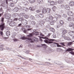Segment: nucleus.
Returning <instances> with one entry per match:
<instances>
[{"mask_svg":"<svg viewBox=\"0 0 74 74\" xmlns=\"http://www.w3.org/2000/svg\"><path fill=\"white\" fill-rule=\"evenodd\" d=\"M29 1L30 3H34L36 1L35 0H29Z\"/></svg>","mask_w":74,"mask_h":74,"instance_id":"412c9836","label":"nucleus"},{"mask_svg":"<svg viewBox=\"0 0 74 74\" xmlns=\"http://www.w3.org/2000/svg\"><path fill=\"white\" fill-rule=\"evenodd\" d=\"M29 10H31V11H32V7H30L29 8Z\"/></svg>","mask_w":74,"mask_h":74,"instance_id":"680f3d73","label":"nucleus"},{"mask_svg":"<svg viewBox=\"0 0 74 74\" xmlns=\"http://www.w3.org/2000/svg\"><path fill=\"white\" fill-rule=\"evenodd\" d=\"M25 18H26V19H27L29 18V16H28V15L27 14H25V15L24 16Z\"/></svg>","mask_w":74,"mask_h":74,"instance_id":"e433bc0d","label":"nucleus"},{"mask_svg":"<svg viewBox=\"0 0 74 74\" xmlns=\"http://www.w3.org/2000/svg\"><path fill=\"white\" fill-rule=\"evenodd\" d=\"M41 12L40 10H36V12H37L38 13H39V12Z\"/></svg>","mask_w":74,"mask_h":74,"instance_id":"de8ad7c7","label":"nucleus"},{"mask_svg":"<svg viewBox=\"0 0 74 74\" xmlns=\"http://www.w3.org/2000/svg\"><path fill=\"white\" fill-rule=\"evenodd\" d=\"M7 1H11V0H5L6 4H7H7H8V2H7Z\"/></svg>","mask_w":74,"mask_h":74,"instance_id":"a18cd8bd","label":"nucleus"},{"mask_svg":"<svg viewBox=\"0 0 74 74\" xmlns=\"http://www.w3.org/2000/svg\"><path fill=\"white\" fill-rule=\"evenodd\" d=\"M64 0H59L58 1V3H59V4H62V3H64Z\"/></svg>","mask_w":74,"mask_h":74,"instance_id":"f8f14e48","label":"nucleus"},{"mask_svg":"<svg viewBox=\"0 0 74 74\" xmlns=\"http://www.w3.org/2000/svg\"><path fill=\"white\" fill-rule=\"evenodd\" d=\"M6 35L7 36H10V32L9 31H7L6 32Z\"/></svg>","mask_w":74,"mask_h":74,"instance_id":"6ab92c4d","label":"nucleus"},{"mask_svg":"<svg viewBox=\"0 0 74 74\" xmlns=\"http://www.w3.org/2000/svg\"><path fill=\"white\" fill-rule=\"evenodd\" d=\"M18 18H14V21H17L18 20Z\"/></svg>","mask_w":74,"mask_h":74,"instance_id":"4d7b16f0","label":"nucleus"},{"mask_svg":"<svg viewBox=\"0 0 74 74\" xmlns=\"http://www.w3.org/2000/svg\"><path fill=\"white\" fill-rule=\"evenodd\" d=\"M60 23L61 25H63V24H64V22L62 20H60Z\"/></svg>","mask_w":74,"mask_h":74,"instance_id":"2f4dec72","label":"nucleus"},{"mask_svg":"<svg viewBox=\"0 0 74 74\" xmlns=\"http://www.w3.org/2000/svg\"><path fill=\"white\" fill-rule=\"evenodd\" d=\"M21 38L22 40H25V36H23L21 37Z\"/></svg>","mask_w":74,"mask_h":74,"instance_id":"864d4df0","label":"nucleus"},{"mask_svg":"<svg viewBox=\"0 0 74 74\" xmlns=\"http://www.w3.org/2000/svg\"><path fill=\"white\" fill-rule=\"evenodd\" d=\"M4 3V2H2V5H1V6L3 7L4 8H7V5H5L4 4V3Z\"/></svg>","mask_w":74,"mask_h":74,"instance_id":"423d86ee","label":"nucleus"},{"mask_svg":"<svg viewBox=\"0 0 74 74\" xmlns=\"http://www.w3.org/2000/svg\"><path fill=\"white\" fill-rule=\"evenodd\" d=\"M33 40L34 41H37L38 39V38H37V37H34L33 38Z\"/></svg>","mask_w":74,"mask_h":74,"instance_id":"b1692460","label":"nucleus"},{"mask_svg":"<svg viewBox=\"0 0 74 74\" xmlns=\"http://www.w3.org/2000/svg\"><path fill=\"white\" fill-rule=\"evenodd\" d=\"M22 30L24 33H26V29H25V28L24 27L22 28Z\"/></svg>","mask_w":74,"mask_h":74,"instance_id":"a878e982","label":"nucleus"},{"mask_svg":"<svg viewBox=\"0 0 74 74\" xmlns=\"http://www.w3.org/2000/svg\"><path fill=\"white\" fill-rule=\"evenodd\" d=\"M58 20V17H54L53 18V21L54 22H56V21H57V20Z\"/></svg>","mask_w":74,"mask_h":74,"instance_id":"dca6fc26","label":"nucleus"},{"mask_svg":"<svg viewBox=\"0 0 74 74\" xmlns=\"http://www.w3.org/2000/svg\"><path fill=\"white\" fill-rule=\"evenodd\" d=\"M39 16H40V18H42L44 17V15L42 14H40L39 15Z\"/></svg>","mask_w":74,"mask_h":74,"instance_id":"a19ab883","label":"nucleus"},{"mask_svg":"<svg viewBox=\"0 0 74 74\" xmlns=\"http://www.w3.org/2000/svg\"><path fill=\"white\" fill-rule=\"evenodd\" d=\"M14 4H16L17 3V0H12Z\"/></svg>","mask_w":74,"mask_h":74,"instance_id":"7c9ffc66","label":"nucleus"},{"mask_svg":"<svg viewBox=\"0 0 74 74\" xmlns=\"http://www.w3.org/2000/svg\"><path fill=\"white\" fill-rule=\"evenodd\" d=\"M14 3H10V7H14Z\"/></svg>","mask_w":74,"mask_h":74,"instance_id":"4c0bfd02","label":"nucleus"},{"mask_svg":"<svg viewBox=\"0 0 74 74\" xmlns=\"http://www.w3.org/2000/svg\"><path fill=\"white\" fill-rule=\"evenodd\" d=\"M58 18H61V16H60V15H58Z\"/></svg>","mask_w":74,"mask_h":74,"instance_id":"e2e57ef3","label":"nucleus"},{"mask_svg":"<svg viewBox=\"0 0 74 74\" xmlns=\"http://www.w3.org/2000/svg\"><path fill=\"white\" fill-rule=\"evenodd\" d=\"M42 38L43 39L45 38V39H47V40H49V41H48L47 40H44V41L46 43H47V44L48 43L49 44H51L52 43H53V41H54V40H55L54 39H48V38L47 37H45V38L42 37Z\"/></svg>","mask_w":74,"mask_h":74,"instance_id":"f257e3e1","label":"nucleus"},{"mask_svg":"<svg viewBox=\"0 0 74 74\" xmlns=\"http://www.w3.org/2000/svg\"><path fill=\"white\" fill-rule=\"evenodd\" d=\"M22 22H23V24L25 25H27V21L26 20H24L22 21Z\"/></svg>","mask_w":74,"mask_h":74,"instance_id":"9d476101","label":"nucleus"},{"mask_svg":"<svg viewBox=\"0 0 74 74\" xmlns=\"http://www.w3.org/2000/svg\"><path fill=\"white\" fill-rule=\"evenodd\" d=\"M69 4L70 6L73 7V6H74V2L73 1H71L69 2Z\"/></svg>","mask_w":74,"mask_h":74,"instance_id":"0eeeda50","label":"nucleus"},{"mask_svg":"<svg viewBox=\"0 0 74 74\" xmlns=\"http://www.w3.org/2000/svg\"><path fill=\"white\" fill-rule=\"evenodd\" d=\"M15 23L11 22L9 23V25L10 26H14L15 25Z\"/></svg>","mask_w":74,"mask_h":74,"instance_id":"1a4fd4ad","label":"nucleus"},{"mask_svg":"<svg viewBox=\"0 0 74 74\" xmlns=\"http://www.w3.org/2000/svg\"><path fill=\"white\" fill-rule=\"evenodd\" d=\"M46 12H47V9L45 8H44L43 9L42 13V14H45Z\"/></svg>","mask_w":74,"mask_h":74,"instance_id":"2eb2a0df","label":"nucleus"},{"mask_svg":"<svg viewBox=\"0 0 74 74\" xmlns=\"http://www.w3.org/2000/svg\"><path fill=\"white\" fill-rule=\"evenodd\" d=\"M54 4H55V2L54 1H52L51 2L50 5H53Z\"/></svg>","mask_w":74,"mask_h":74,"instance_id":"c85d7f7f","label":"nucleus"},{"mask_svg":"<svg viewBox=\"0 0 74 74\" xmlns=\"http://www.w3.org/2000/svg\"><path fill=\"white\" fill-rule=\"evenodd\" d=\"M54 21H52L50 23V24L51 25H54Z\"/></svg>","mask_w":74,"mask_h":74,"instance_id":"72a5a7b5","label":"nucleus"},{"mask_svg":"<svg viewBox=\"0 0 74 74\" xmlns=\"http://www.w3.org/2000/svg\"><path fill=\"white\" fill-rule=\"evenodd\" d=\"M71 44H72V42H69L68 43V45H69V46H70L71 45Z\"/></svg>","mask_w":74,"mask_h":74,"instance_id":"49530a36","label":"nucleus"},{"mask_svg":"<svg viewBox=\"0 0 74 74\" xmlns=\"http://www.w3.org/2000/svg\"><path fill=\"white\" fill-rule=\"evenodd\" d=\"M67 33V31L65 29H64L63 30L62 33L63 34H66Z\"/></svg>","mask_w":74,"mask_h":74,"instance_id":"ddd939ff","label":"nucleus"},{"mask_svg":"<svg viewBox=\"0 0 74 74\" xmlns=\"http://www.w3.org/2000/svg\"><path fill=\"white\" fill-rule=\"evenodd\" d=\"M66 16H67L66 14H64L63 15V17H64V18H66Z\"/></svg>","mask_w":74,"mask_h":74,"instance_id":"052dcab7","label":"nucleus"},{"mask_svg":"<svg viewBox=\"0 0 74 74\" xmlns=\"http://www.w3.org/2000/svg\"><path fill=\"white\" fill-rule=\"evenodd\" d=\"M2 24L0 25V30L3 31L5 28V23H4V18H2L1 20Z\"/></svg>","mask_w":74,"mask_h":74,"instance_id":"f03ea898","label":"nucleus"},{"mask_svg":"<svg viewBox=\"0 0 74 74\" xmlns=\"http://www.w3.org/2000/svg\"><path fill=\"white\" fill-rule=\"evenodd\" d=\"M11 18V14H7L6 15L5 18L6 19H9Z\"/></svg>","mask_w":74,"mask_h":74,"instance_id":"7ed1b4c3","label":"nucleus"},{"mask_svg":"<svg viewBox=\"0 0 74 74\" xmlns=\"http://www.w3.org/2000/svg\"><path fill=\"white\" fill-rule=\"evenodd\" d=\"M70 35L73 37H74V32L73 31H71L70 32Z\"/></svg>","mask_w":74,"mask_h":74,"instance_id":"6e6552de","label":"nucleus"},{"mask_svg":"<svg viewBox=\"0 0 74 74\" xmlns=\"http://www.w3.org/2000/svg\"><path fill=\"white\" fill-rule=\"evenodd\" d=\"M35 34L36 35H40V36H42V33L41 32H36Z\"/></svg>","mask_w":74,"mask_h":74,"instance_id":"aec40b11","label":"nucleus"},{"mask_svg":"<svg viewBox=\"0 0 74 74\" xmlns=\"http://www.w3.org/2000/svg\"><path fill=\"white\" fill-rule=\"evenodd\" d=\"M53 36V38H56V34H54Z\"/></svg>","mask_w":74,"mask_h":74,"instance_id":"09e8293b","label":"nucleus"},{"mask_svg":"<svg viewBox=\"0 0 74 74\" xmlns=\"http://www.w3.org/2000/svg\"><path fill=\"white\" fill-rule=\"evenodd\" d=\"M21 25H22V24H21V23H20L18 25V27H21Z\"/></svg>","mask_w":74,"mask_h":74,"instance_id":"6e6d98bb","label":"nucleus"},{"mask_svg":"<svg viewBox=\"0 0 74 74\" xmlns=\"http://www.w3.org/2000/svg\"><path fill=\"white\" fill-rule=\"evenodd\" d=\"M60 44H61L62 45V46H65V45H64V42H62L60 43Z\"/></svg>","mask_w":74,"mask_h":74,"instance_id":"37998d69","label":"nucleus"},{"mask_svg":"<svg viewBox=\"0 0 74 74\" xmlns=\"http://www.w3.org/2000/svg\"><path fill=\"white\" fill-rule=\"evenodd\" d=\"M42 0H37V2L39 4H41L42 3Z\"/></svg>","mask_w":74,"mask_h":74,"instance_id":"5701e85b","label":"nucleus"},{"mask_svg":"<svg viewBox=\"0 0 74 74\" xmlns=\"http://www.w3.org/2000/svg\"><path fill=\"white\" fill-rule=\"evenodd\" d=\"M23 47V45H21L19 46V48H22Z\"/></svg>","mask_w":74,"mask_h":74,"instance_id":"bf43d9fd","label":"nucleus"},{"mask_svg":"<svg viewBox=\"0 0 74 74\" xmlns=\"http://www.w3.org/2000/svg\"><path fill=\"white\" fill-rule=\"evenodd\" d=\"M47 12V13H50L51 11V9L49 8H48L46 9Z\"/></svg>","mask_w":74,"mask_h":74,"instance_id":"f3484780","label":"nucleus"},{"mask_svg":"<svg viewBox=\"0 0 74 74\" xmlns=\"http://www.w3.org/2000/svg\"><path fill=\"white\" fill-rule=\"evenodd\" d=\"M19 8H18V9H19V10H22V8L20 6H19Z\"/></svg>","mask_w":74,"mask_h":74,"instance_id":"5fc2aeb1","label":"nucleus"},{"mask_svg":"<svg viewBox=\"0 0 74 74\" xmlns=\"http://www.w3.org/2000/svg\"><path fill=\"white\" fill-rule=\"evenodd\" d=\"M54 44H56L57 45V47H61V45H59V44L56 43H53Z\"/></svg>","mask_w":74,"mask_h":74,"instance_id":"473e14b6","label":"nucleus"},{"mask_svg":"<svg viewBox=\"0 0 74 74\" xmlns=\"http://www.w3.org/2000/svg\"><path fill=\"white\" fill-rule=\"evenodd\" d=\"M23 10L24 11H28V9L26 8H23Z\"/></svg>","mask_w":74,"mask_h":74,"instance_id":"bb28decb","label":"nucleus"},{"mask_svg":"<svg viewBox=\"0 0 74 74\" xmlns=\"http://www.w3.org/2000/svg\"><path fill=\"white\" fill-rule=\"evenodd\" d=\"M49 18L50 20H52L53 19V16L52 15H50Z\"/></svg>","mask_w":74,"mask_h":74,"instance_id":"c756f323","label":"nucleus"},{"mask_svg":"<svg viewBox=\"0 0 74 74\" xmlns=\"http://www.w3.org/2000/svg\"><path fill=\"white\" fill-rule=\"evenodd\" d=\"M31 24H32L33 25H35L36 22L34 21H32L31 23Z\"/></svg>","mask_w":74,"mask_h":74,"instance_id":"ea45409f","label":"nucleus"},{"mask_svg":"<svg viewBox=\"0 0 74 74\" xmlns=\"http://www.w3.org/2000/svg\"><path fill=\"white\" fill-rule=\"evenodd\" d=\"M42 46H46V45L45 44H42Z\"/></svg>","mask_w":74,"mask_h":74,"instance_id":"69168bd1","label":"nucleus"},{"mask_svg":"<svg viewBox=\"0 0 74 74\" xmlns=\"http://www.w3.org/2000/svg\"><path fill=\"white\" fill-rule=\"evenodd\" d=\"M32 36H33V34H30L29 35H27V37H32Z\"/></svg>","mask_w":74,"mask_h":74,"instance_id":"f704fd0d","label":"nucleus"},{"mask_svg":"<svg viewBox=\"0 0 74 74\" xmlns=\"http://www.w3.org/2000/svg\"><path fill=\"white\" fill-rule=\"evenodd\" d=\"M46 64H47V65H51V63H50L49 62H46L45 63Z\"/></svg>","mask_w":74,"mask_h":74,"instance_id":"79ce46f5","label":"nucleus"},{"mask_svg":"<svg viewBox=\"0 0 74 74\" xmlns=\"http://www.w3.org/2000/svg\"><path fill=\"white\" fill-rule=\"evenodd\" d=\"M14 12H18L19 10V8H18V7H15L14 9Z\"/></svg>","mask_w":74,"mask_h":74,"instance_id":"4468645a","label":"nucleus"},{"mask_svg":"<svg viewBox=\"0 0 74 74\" xmlns=\"http://www.w3.org/2000/svg\"><path fill=\"white\" fill-rule=\"evenodd\" d=\"M72 19L74 21V16H72Z\"/></svg>","mask_w":74,"mask_h":74,"instance_id":"774afa93","label":"nucleus"},{"mask_svg":"<svg viewBox=\"0 0 74 74\" xmlns=\"http://www.w3.org/2000/svg\"><path fill=\"white\" fill-rule=\"evenodd\" d=\"M56 9V7L55 6H54L53 8V11H55V10Z\"/></svg>","mask_w":74,"mask_h":74,"instance_id":"c9c22d12","label":"nucleus"},{"mask_svg":"<svg viewBox=\"0 0 74 74\" xmlns=\"http://www.w3.org/2000/svg\"><path fill=\"white\" fill-rule=\"evenodd\" d=\"M23 3L25 5H27L29 4V2L27 1H23Z\"/></svg>","mask_w":74,"mask_h":74,"instance_id":"39448f33","label":"nucleus"},{"mask_svg":"<svg viewBox=\"0 0 74 74\" xmlns=\"http://www.w3.org/2000/svg\"><path fill=\"white\" fill-rule=\"evenodd\" d=\"M35 7H32V11H34V10H35Z\"/></svg>","mask_w":74,"mask_h":74,"instance_id":"603ef678","label":"nucleus"},{"mask_svg":"<svg viewBox=\"0 0 74 74\" xmlns=\"http://www.w3.org/2000/svg\"><path fill=\"white\" fill-rule=\"evenodd\" d=\"M65 8L67 10H69L70 9V7L68 5H66Z\"/></svg>","mask_w":74,"mask_h":74,"instance_id":"9b49d317","label":"nucleus"},{"mask_svg":"<svg viewBox=\"0 0 74 74\" xmlns=\"http://www.w3.org/2000/svg\"><path fill=\"white\" fill-rule=\"evenodd\" d=\"M74 49L71 48H69L66 49V51H73Z\"/></svg>","mask_w":74,"mask_h":74,"instance_id":"4be33fe9","label":"nucleus"},{"mask_svg":"<svg viewBox=\"0 0 74 74\" xmlns=\"http://www.w3.org/2000/svg\"><path fill=\"white\" fill-rule=\"evenodd\" d=\"M19 16L20 17H23L22 13L19 14Z\"/></svg>","mask_w":74,"mask_h":74,"instance_id":"3c124183","label":"nucleus"},{"mask_svg":"<svg viewBox=\"0 0 74 74\" xmlns=\"http://www.w3.org/2000/svg\"><path fill=\"white\" fill-rule=\"evenodd\" d=\"M31 19H33L34 18V17L33 16H31Z\"/></svg>","mask_w":74,"mask_h":74,"instance_id":"338daca9","label":"nucleus"},{"mask_svg":"<svg viewBox=\"0 0 74 74\" xmlns=\"http://www.w3.org/2000/svg\"><path fill=\"white\" fill-rule=\"evenodd\" d=\"M44 20H46L47 22H49L50 21V19L48 17L47 18L45 19H44Z\"/></svg>","mask_w":74,"mask_h":74,"instance_id":"cd10ccee","label":"nucleus"},{"mask_svg":"<svg viewBox=\"0 0 74 74\" xmlns=\"http://www.w3.org/2000/svg\"><path fill=\"white\" fill-rule=\"evenodd\" d=\"M68 20L69 21H71V17H69L68 18Z\"/></svg>","mask_w":74,"mask_h":74,"instance_id":"58836bf2","label":"nucleus"},{"mask_svg":"<svg viewBox=\"0 0 74 74\" xmlns=\"http://www.w3.org/2000/svg\"><path fill=\"white\" fill-rule=\"evenodd\" d=\"M0 12L1 13V14H2V15L3 14V13H4V11H3L2 8H1V9H0Z\"/></svg>","mask_w":74,"mask_h":74,"instance_id":"a211bd4d","label":"nucleus"},{"mask_svg":"<svg viewBox=\"0 0 74 74\" xmlns=\"http://www.w3.org/2000/svg\"><path fill=\"white\" fill-rule=\"evenodd\" d=\"M25 14H26L25 13H22V16L23 17V16L24 17Z\"/></svg>","mask_w":74,"mask_h":74,"instance_id":"8fccbe9b","label":"nucleus"},{"mask_svg":"<svg viewBox=\"0 0 74 74\" xmlns=\"http://www.w3.org/2000/svg\"><path fill=\"white\" fill-rule=\"evenodd\" d=\"M68 15L69 16H72L73 15V12L70 11H69L67 12Z\"/></svg>","mask_w":74,"mask_h":74,"instance_id":"20e7f679","label":"nucleus"},{"mask_svg":"<svg viewBox=\"0 0 74 74\" xmlns=\"http://www.w3.org/2000/svg\"><path fill=\"white\" fill-rule=\"evenodd\" d=\"M50 30L51 31V32H55V29L53 28H50Z\"/></svg>","mask_w":74,"mask_h":74,"instance_id":"393cba45","label":"nucleus"},{"mask_svg":"<svg viewBox=\"0 0 74 74\" xmlns=\"http://www.w3.org/2000/svg\"><path fill=\"white\" fill-rule=\"evenodd\" d=\"M16 16V15L15 14H13V17H14V18Z\"/></svg>","mask_w":74,"mask_h":74,"instance_id":"0e129e2a","label":"nucleus"},{"mask_svg":"<svg viewBox=\"0 0 74 74\" xmlns=\"http://www.w3.org/2000/svg\"><path fill=\"white\" fill-rule=\"evenodd\" d=\"M5 49L3 48H0V51H3V50H4Z\"/></svg>","mask_w":74,"mask_h":74,"instance_id":"c03bdc74","label":"nucleus"},{"mask_svg":"<svg viewBox=\"0 0 74 74\" xmlns=\"http://www.w3.org/2000/svg\"><path fill=\"white\" fill-rule=\"evenodd\" d=\"M70 53H71L72 55H74V52L73 51H71V52H70Z\"/></svg>","mask_w":74,"mask_h":74,"instance_id":"13d9d810","label":"nucleus"}]
</instances>
